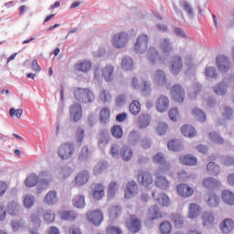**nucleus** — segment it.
Wrapping results in <instances>:
<instances>
[{
  "instance_id": "f257e3e1",
  "label": "nucleus",
  "mask_w": 234,
  "mask_h": 234,
  "mask_svg": "<svg viewBox=\"0 0 234 234\" xmlns=\"http://www.w3.org/2000/svg\"><path fill=\"white\" fill-rule=\"evenodd\" d=\"M76 153V148H74V144L71 143H66L59 146L58 150V154L61 160H69L74 156Z\"/></svg>"
},
{
  "instance_id": "f03ea898",
  "label": "nucleus",
  "mask_w": 234,
  "mask_h": 234,
  "mask_svg": "<svg viewBox=\"0 0 234 234\" xmlns=\"http://www.w3.org/2000/svg\"><path fill=\"white\" fill-rule=\"evenodd\" d=\"M74 96L79 101L89 103L94 100V93L89 89L79 88L74 90Z\"/></svg>"
},
{
  "instance_id": "7ed1b4c3",
  "label": "nucleus",
  "mask_w": 234,
  "mask_h": 234,
  "mask_svg": "<svg viewBox=\"0 0 234 234\" xmlns=\"http://www.w3.org/2000/svg\"><path fill=\"white\" fill-rule=\"evenodd\" d=\"M126 227L131 233H138L142 229V219H139L136 215H131L126 219Z\"/></svg>"
},
{
  "instance_id": "20e7f679",
  "label": "nucleus",
  "mask_w": 234,
  "mask_h": 234,
  "mask_svg": "<svg viewBox=\"0 0 234 234\" xmlns=\"http://www.w3.org/2000/svg\"><path fill=\"white\" fill-rule=\"evenodd\" d=\"M83 118V109L81 108V104L75 103L71 105L69 108V120L70 122H74V123H78L80 120Z\"/></svg>"
},
{
  "instance_id": "39448f33",
  "label": "nucleus",
  "mask_w": 234,
  "mask_h": 234,
  "mask_svg": "<svg viewBox=\"0 0 234 234\" xmlns=\"http://www.w3.org/2000/svg\"><path fill=\"white\" fill-rule=\"evenodd\" d=\"M90 195L95 200H101L105 197V186L101 183L91 184Z\"/></svg>"
},
{
  "instance_id": "423d86ee",
  "label": "nucleus",
  "mask_w": 234,
  "mask_h": 234,
  "mask_svg": "<svg viewBox=\"0 0 234 234\" xmlns=\"http://www.w3.org/2000/svg\"><path fill=\"white\" fill-rule=\"evenodd\" d=\"M216 67L219 72H228L231 69L229 58L224 55H218L216 58Z\"/></svg>"
},
{
  "instance_id": "0eeeda50",
  "label": "nucleus",
  "mask_w": 234,
  "mask_h": 234,
  "mask_svg": "<svg viewBox=\"0 0 234 234\" xmlns=\"http://www.w3.org/2000/svg\"><path fill=\"white\" fill-rule=\"evenodd\" d=\"M138 183L144 187H149V186H153V176L149 172L141 171L137 175Z\"/></svg>"
},
{
  "instance_id": "6e6552de",
  "label": "nucleus",
  "mask_w": 234,
  "mask_h": 234,
  "mask_svg": "<svg viewBox=\"0 0 234 234\" xmlns=\"http://www.w3.org/2000/svg\"><path fill=\"white\" fill-rule=\"evenodd\" d=\"M171 96L172 99L176 101V103H182L186 96V91H184V88H182V86L176 84L171 89Z\"/></svg>"
},
{
  "instance_id": "1a4fd4ad",
  "label": "nucleus",
  "mask_w": 234,
  "mask_h": 234,
  "mask_svg": "<svg viewBox=\"0 0 234 234\" xmlns=\"http://www.w3.org/2000/svg\"><path fill=\"white\" fill-rule=\"evenodd\" d=\"M86 218L89 222H92L94 226H100V224L103 222V213L100 209L88 212Z\"/></svg>"
},
{
  "instance_id": "9d476101",
  "label": "nucleus",
  "mask_w": 234,
  "mask_h": 234,
  "mask_svg": "<svg viewBox=\"0 0 234 234\" xmlns=\"http://www.w3.org/2000/svg\"><path fill=\"white\" fill-rule=\"evenodd\" d=\"M127 41H129V37L125 33L116 34L112 39V43L116 48H123L127 45Z\"/></svg>"
},
{
  "instance_id": "9b49d317",
  "label": "nucleus",
  "mask_w": 234,
  "mask_h": 234,
  "mask_svg": "<svg viewBox=\"0 0 234 234\" xmlns=\"http://www.w3.org/2000/svg\"><path fill=\"white\" fill-rule=\"evenodd\" d=\"M149 45V37L147 35H140L135 43L134 48L136 52H145L147 50V47Z\"/></svg>"
},
{
  "instance_id": "f8f14e48",
  "label": "nucleus",
  "mask_w": 234,
  "mask_h": 234,
  "mask_svg": "<svg viewBox=\"0 0 234 234\" xmlns=\"http://www.w3.org/2000/svg\"><path fill=\"white\" fill-rule=\"evenodd\" d=\"M182 67L184 64L182 62V57L176 55L171 59L170 71L172 74H180L182 72Z\"/></svg>"
},
{
  "instance_id": "ddd939ff",
  "label": "nucleus",
  "mask_w": 234,
  "mask_h": 234,
  "mask_svg": "<svg viewBox=\"0 0 234 234\" xmlns=\"http://www.w3.org/2000/svg\"><path fill=\"white\" fill-rule=\"evenodd\" d=\"M155 108L158 112H165L169 109V98L160 95L155 101Z\"/></svg>"
},
{
  "instance_id": "4468645a",
  "label": "nucleus",
  "mask_w": 234,
  "mask_h": 234,
  "mask_svg": "<svg viewBox=\"0 0 234 234\" xmlns=\"http://www.w3.org/2000/svg\"><path fill=\"white\" fill-rule=\"evenodd\" d=\"M146 58L153 65L162 63V56H160V53L158 50H156V48H150L147 51Z\"/></svg>"
},
{
  "instance_id": "2eb2a0df",
  "label": "nucleus",
  "mask_w": 234,
  "mask_h": 234,
  "mask_svg": "<svg viewBox=\"0 0 234 234\" xmlns=\"http://www.w3.org/2000/svg\"><path fill=\"white\" fill-rule=\"evenodd\" d=\"M165 214L160 212L157 206H153L148 208L147 212V221L151 222L153 220H157L158 218H164Z\"/></svg>"
},
{
  "instance_id": "dca6fc26",
  "label": "nucleus",
  "mask_w": 234,
  "mask_h": 234,
  "mask_svg": "<svg viewBox=\"0 0 234 234\" xmlns=\"http://www.w3.org/2000/svg\"><path fill=\"white\" fill-rule=\"evenodd\" d=\"M138 195V185L134 181H130L126 185L124 191V198H133Z\"/></svg>"
},
{
  "instance_id": "f3484780",
  "label": "nucleus",
  "mask_w": 234,
  "mask_h": 234,
  "mask_svg": "<svg viewBox=\"0 0 234 234\" xmlns=\"http://www.w3.org/2000/svg\"><path fill=\"white\" fill-rule=\"evenodd\" d=\"M177 193L178 195H180V197H183L184 198H189V197H193L195 189L186 184H181L177 186Z\"/></svg>"
},
{
  "instance_id": "a211bd4d",
  "label": "nucleus",
  "mask_w": 234,
  "mask_h": 234,
  "mask_svg": "<svg viewBox=\"0 0 234 234\" xmlns=\"http://www.w3.org/2000/svg\"><path fill=\"white\" fill-rule=\"evenodd\" d=\"M155 176V187H159L160 189H168L169 188V180L165 178V176H160V172L154 173Z\"/></svg>"
},
{
  "instance_id": "6ab92c4d",
  "label": "nucleus",
  "mask_w": 234,
  "mask_h": 234,
  "mask_svg": "<svg viewBox=\"0 0 234 234\" xmlns=\"http://www.w3.org/2000/svg\"><path fill=\"white\" fill-rule=\"evenodd\" d=\"M203 187H205V189H208L209 191H213L218 187H220V181L213 177H207L203 180Z\"/></svg>"
},
{
  "instance_id": "aec40b11",
  "label": "nucleus",
  "mask_w": 234,
  "mask_h": 234,
  "mask_svg": "<svg viewBox=\"0 0 234 234\" xmlns=\"http://www.w3.org/2000/svg\"><path fill=\"white\" fill-rule=\"evenodd\" d=\"M111 122V109L110 108H102L99 113V122L101 125H107Z\"/></svg>"
},
{
  "instance_id": "412c9836",
  "label": "nucleus",
  "mask_w": 234,
  "mask_h": 234,
  "mask_svg": "<svg viewBox=\"0 0 234 234\" xmlns=\"http://www.w3.org/2000/svg\"><path fill=\"white\" fill-rule=\"evenodd\" d=\"M151 123V117L149 114H141L137 120L138 129H147Z\"/></svg>"
},
{
  "instance_id": "4be33fe9",
  "label": "nucleus",
  "mask_w": 234,
  "mask_h": 234,
  "mask_svg": "<svg viewBox=\"0 0 234 234\" xmlns=\"http://www.w3.org/2000/svg\"><path fill=\"white\" fill-rule=\"evenodd\" d=\"M59 215L62 220H68L69 222L78 220V214L72 210L62 211Z\"/></svg>"
},
{
  "instance_id": "5701e85b",
  "label": "nucleus",
  "mask_w": 234,
  "mask_h": 234,
  "mask_svg": "<svg viewBox=\"0 0 234 234\" xmlns=\"http://www.w3.org/2000/svg\"><path fill=\"white\" fill-rule=\"evenodd\" d=\"M181 133L186 138H195L197 136V130L191 125L185 124L181 128Z\"/></svg>"
},
{
  "instance_id": "b1692460",
  "label": "nucleus",
  "mask_w": 234,
  "mask_h": 234,
  "mask_svg": "<svg viewBox=\"0 0 234 234\" xmlns=\"http://www.w3.org/2000/svg\"><path fill=\"white\" fill-rule=\"evenodd\" d=\"M202 213V208L198 204L192 203L190 204L189 210H188V217L189 218H197Z\"/></svg>"
},
{
  "instance_id": "393cba45",
  "label": "nucleus",
  "mask_w": 234,
  "mask_h": 234,
  "mask_svg": "<svg viewBox=\"0 0 234 234\" xmlns=\"http://www.w3.org/2000/svg\"><path fill=\"white\" fill-rule=\"evenodd\" d=\"M45 204L48 206H54L58 202V192L50 190L44 198Z\"/></svg>"
},
{
  "instance_id": "a878e982",
  "label": "nucleus",
  "mask_w": 234,
  "mask_h": 234,
  "mask_svg": "<svg viewBox=\"0 0 234 234\" xmlns=\"http://www.w3.org/2000/svg\"><path fill=\"white\" fill-rule=\"evenodd\" d=\"M220 229L223 233H230L234 229V221L231 218L225 219L220 224Z\"/></svg>"
},
{
  "instance_id": "bb28decb",
  "label": "nucleus",
  "mask_w": 234,
  "mask_h": 234,
  "mask_svg": "<svg viewBox=\"0 0 234 234\" xmlns=\"http://www.w3.org/2000/svg\"><path fill=\"white\" fill-rule=\"evenodd\" d=\"M221 198L229 206H234V193L229 190H223Z\"/></svg>"
},
{
  "instance_id": "cd10ccee",
  "label": "nucleus",
  "mask_w": 234,
  "mask_h": 234,
  "mask_svg": "<svg viewBox=\"0 0 234 234\" xmlns=\"http://www.w3.org/2000/svg\"><path fill=\"white\" fill-rule=\"evenodd\" d=\"M159 47L164 54L169 56L171 52H173V46H171V42L168 39L165 38L160 41Z\"/></svg>"
},
{
  "instance_id": "c85d7f7f",
  "label": "nucleus",
  "mask_w": 234,
  "mask_h": 234,
  "mask_svg": "<svg viewBox=\"0 0 234 234\" xmlns=\"http://www.w3.org/2000/svg\"><path fill=\"white\" fill-rule=\"evenodd\" d=\"M91 67H92V64L89 60H81L75 65V69L77 70H80V72H89Z\"/></svg>"
},
{
  "instance_id": "c756f323",
  "label": "nucleus",
  "mask_w": 234,
  "mask_h": 234,
  "mask_svg": "<svg viewBox=\"0 0 234 234\" xmlns=\"http://www.w3.org/2000/svg\"><path fill=\"white\" fill-rule=\"evenodd\" d=\"M20 207L16 201H12L7 205V213L11 217H17L19 215Z\"/></svg>"
},
{
  "instance_id": "7c9ffc66",
  "label": "nucleus",
  "mask_w": 234,
  "mask_h": 234,
  "mask_svg": "<svg viewBox=\"0 0 234 234\" xmlns=\"http://www.w3.org/2000/svg\"><path fill=\"white\" fill-rule=\"evenodd\" d=\"M179 160L184 165H197V164H198L197 157L191 154L181 156Z\"/></svg>"
},
{
  "instance_id": "2f4dec72",
  "label": "nucleus",
  "mask_w": 234,
  "mask_h": 234,
  "mask_svg": "<svg viewBox=\"0 0 234 234\" xmlns=\"http://www.w3.org/2000/svg\"><path fill=\"white\" fill-rule=\"evenodd\" d=\"M207 173L212 176H217L220 173V166L215 162H210L207 165Z\"/></svg>"
},
{
  "instance_id": "473e14b6",
  "label": "nucleus",
  "mask_w": 234,
  "mask_h": 234,
  "mask_svg": "<svg viewBox=\"0 0 234 234\" xmlns=\"http://www.w3.org/2000/svg\"><path fill=\"white\" fill-rule=\"evenodd\" d=\"M112 74H114V67H112V65H107L102 69V77L105 81H112Z\"/></svg>"
},
{
  "instance_id": "72a5a7b5",
  "label": "nucleus",
  "mask_w": 234,
  "mask_h": 234,
  "mask_svg": "<svg viewBox=\"0 0 234 234\" xmlns=\"http://www.w3.org/2000/svg\"><path fill=\"white\" fill-rule=\"evenodd\" d=\"M77 186H83L89 182V174L87 172H81L77 175L75 178Z\"/></svg>"
},
{
  "instance_id": "f704fd0d",
  "label": "nucleus",
  "mask_w": 234,
  "mask_h": 234,
  "mask_svg": "<svg viewBox=\"0 0 234 234\" xmlns=\"http://www.w3.org/2000/svg\"><path fill=\"white\" fill-rule=\"evenodd\" d=\"M159 231L162 234H170L173 231V225L168 220H165L160 224Z\"/></svg>"
},
{
  "instance_id": "c9c22d12",
  "label": "nucleus",
  "mask_w": 234,
  "mask_h": 234,
  "mask_svg": "<svg viewBox=\"0 0 234 234\" xmlns=\"http://www.w3.org/2000/svg\"><path fill=\"white\" fill-rule=\"evenodd\" d=\"M167 147L169 151H181L182 150V141L178 139H174L168 142Z\"/></svg>"
},
{
  "instance_id": "e433bc0d",
  "label": "nucleus",
  "mask_w": 234,
  "mask_h": 234,
  "mask_svg": "<svg viewBox=\"0 0 234 234\" xmlns=\"http://www.w3.org/2000/svg\"><path fill=\"white\" fill-rule=\"evenodd\" d=\"M207 204L209 207H217L218 204H220V198L217 195L211 193L208 195Z\"/></svg>"
},
{
  "instance_id": "4c0bfd02",
  "label": "nucleus",
  "mask_w": 234,
  "mask_h": 234,
  "mask_svg": "<svg viewBox=\"0 0 234 234\" xmlns=\"http://www.w3.org/2000/svg\"><path fill=\"white\" fill-rule=\"evenodd\" d=\"M25 220L23 219H13L11 221L13 231H21V229H25Z\"/></svg>"
},
{
  "instance_id": "58836bf2",
  "label": "nucleus",
  "mask_w": 234,
  "mask_h": 234,
  "mask_svg": "<svg viewBox=\"0 0 234 234\" xmlns=\"http://www.w3.org/2000/svg\"><path fill=\"white\" fill-rule=\"evenodd\" d=\"M156 200L157 204L163 207H168V206L171 204V199H169V197L165 194H159Z\"/></svg>"
},
{
  "instance_id": "ea45409f",
  "label": "nucleus",
  "mask_w": 234,
  "mask_h": 234,
  "mask_svg": "<svg viewBox=\"0 0 234 234\" xmlns=\"http://www.w3.org/2000/svg\"><path fill=\"white\" fill-rule=\"evenodd\" d=\"M154 77L155 81H157L159 85H165V83H167V78L165 77L164 70L158 69L155 71Z\"/></svg>"
},
{
  "instance_id": "a19ab883",
  "label": "nucleus",
  "mask_w": 234,
  "mask_h": 234,
  "mask_svg": "<svg viewBox=\"0 0 234 234\" xmlns=\"http://www.w3.org/2000/svg\"><path fill=\"white\" fill-rule=\"evenodd\" d=\"M122 157L125 162H129L133 158V149L127 145H124L122 149Z\"/></svg>"
},
{
  "instance_id": "79ce46f5",
  "label": "nucleus",
  "mask_w": 234,
  "mask_h": 234,
  "mask_svg": "<svg viewBox=\"0 0 234 234\" xmlns=\"http://www.w3.org/2000/svg\"><path fill=\"white\" fill-rule=\"evenodd\" d=\"M129 109H130L131 114H133L134 116H136L137 114H140V111H142V106L140 105V102L138 101H133L130 104Z\"/></svg>"
},
{
  "instance_id": "37998d69",
  "label": "nucleus",
  "mask_w": 234,
  "mask_h": 234,
  "mask_svg": "<svg viewBox=\"0 0 234 234\" xmlns=\"http://www.w3.org/2000/svg\"><path fill=\"white\" fill-rule=\"evenodd\" d=\"M37 176H36L35 174H31L29 176L27 177L25 184L27 187H34L37 186Z\"/></svg>"
},
{
  "instance_id": "c03bdc74",
  "label": "nucleus",
  "mask_w": 234,
  "mask_h": 234,
  "mask_svg": "<svg viewBox=\"0 0 234 234\" xmlns=\"http://www.w3.org/2000/svg\"><path fill=\"white\" fill-rule=\"evenodd\" d=\"M116 191H118V184L111 182L108 186V198L112 199L113 197H116Z\"/></svg>"
},
{
  "instance_id": "a18cd8bd",
  "label": "nucleus",
  "mask_w": 234,
  "mask_h": 234,
  "mask_svg": "<svg viewBox=\"0 0 234 234\" xmlns=\"http://www.w3.org/2000/svg\"><path fill=\"white\" fill-rule=\"evenodd\" d=\"M214 90L218 96H222L228 92V85L224 82H221L214 88Z\"/></svg>"
},
{
  "instance_id": "49530a36",
  "label": "nucleus",
  "mask_w": 234,
  "mask_h": 234,
  "mask_svg": "<svg viewBox=\"0 0 234 234\" xmlns=\"http://www.w3.org/2000/svg\"><path fill=\"white\" fill-rule=\"evenodd\" d=\"M171 221L176 226V228H182L184 226V218H182V216L178 214L172 215Z\"/></svg>"
},
{
  "instance_id": "de8ad7c7",
  "label": "nucleus",
  "mask_w": 234,
  "mask_h": 234,
  "mask_svg": "<svg viewBox=\"0 0 234 234\" xmlns=\"http://www.w3.org/2000/svg\"><path fill=\"white\" fill-rule=\"evenodd\" d=\"M192 114L198 122H206V113L202 110L195 108L192 110Z\"/></svg>"
},
{
  "instance_id": "09e8293b",
  "label": "nucleus",
  "mask_w": 234,
  "mask_h": 234,
  "mask_svg": "<svg viewBox=\"0 0 234 234\" xmlns=\"http://www.w3.org/2000/svg\"><path fill=\"white\" fill-rule=\"evenodd\" d=\"M73 206L75 207H78L79 209H81L82 207H85V197H83V196H77L73 199Z\"/></svg>"
},
{
  "instance_id": "8fccbe9b",
  "label": "nucleus",
  "mask_w": 234,
  "mask_h": 234,
  "mask_svg": "<svg viewBox=\"0 0 234 234\" xmlns=\"http://www.w3.org/2000/svg\"><path fill=\"white\" fill-rule=\"evenodd\" d=\"M122 69L123 70H132L133 69V58L125 57L122 61Z\"/></svg>"
},
{
  "instance_id": "3c124183",
  "label": "nucleus",
  "mask_w": 234,
  "mask_h": 234,
  "mask_svg": "<svg viewBox=\"0 0 234 234\" xmlns=\"http://www.w3.org/2000/svg\"><path fill=\"white\" fill-rule=\"evenodd\" d=\"M170 171H171V163H169V161H165L164 163L161 164V166L159 168V171H157V173H159V175H161V173L165 175Z\"/></svg>"
},
{
  "instance_id": "603ef678",
  "label": "nucleus",
  "mask_w": 234,
  "mask_h": 234,
  "mask_svg": "<svg viewBox=\"0 0 234 234\" xmlns=\"http://www.w3.org/2000/svg\"><path fill=\"white\" fill-rule=\"evenodd\" d=\"M112 134L114 138H122L123 136V131L122 130V126L115 125L112 128Z\"/></svg>"
},
{
  "instance_id": "864d4df0",
  "label": "nucleus",
  "mask_w": 234,
  "mask_h": 234,
  "mask_svg": "<svg viewBox=\"0 0 234 234\" xmlns=\"http://www.w3.org/2000/svg\"><path fill=\"white\" fill-rule=\"evenodd\" d=\"M168 116L172 122H176L180 116V112L178 111V108H172L169 112Z\"/></svg>"
},
{
  "instance_id": "5fc2aeb1",
  "label": "nucleus",
  "mask_w": 234,
  "mask_h": 234,
  "mask_svg": "<svg viewBox=\"0 0 234 234\" xmlns=\"http://www.w3.org/2000/svg\"><path fill=\"white\" fill-rule=\"evenodd\" d=\"M209 138L214 144H217L218 145H222V144H224V139H222V137H219L217 133H210Z\"/></svg>"
},
{
  "instance_id": "6e6d98bb",
  "label": "nucleus",
  "mask_w": 234,
  "mask_h": 234,
  "mask_svg": "<svg viewBox=\"0 0 234 234\" xmlns=\"http://www.w3.org/2000/svg\"><path fill=\"white\" fill-rule=\"evenodd\" d=\"M107 169V164L105 163H99L95 165L93 168L94 175H100L101 173H103Z\"/></svg>"
},
{
  "instance_id": "4d7b16f0",
  "label": "nucleus",
  "mask_w": 234,
  "mask_h": 234,
  "mask_svg": "<svg viewBox=\"0 0 234 234\" xmlns=\"http://www.w3.org/2000/svg\"><path fill=\"white\" fill-rule=\"evenodd\" d=\"M205 74L207 78H211L212 80L217 79V69L215 67H208L205 69Z\"/></svg>"
},
{
  "instance_id": "13d9d810",
  "label": "nucleus",
  "mask_w": 234,
  "mask_h": 234,
  "mask_svg": "<svg viewBox=\"0 0 234 234\" xmlns=\"http://www.w3.org/2000/svg\"><path fill=\"white\" fill-rule=\"evenodd\" d=\"M100 100L103 101V103H109L111 101V92L108 90H101L100 93Z\"/></svg>"
},
{
  "instance_id": "bf43d9fd",
  "label": "nucleus",
  "mask_w": 234,
  "mask_h": 234,
  "mask_svg": "<svg viewBox=\"0 0 234 234\" xmlns=\"http://www.w3.org/2000/svg\"><path fill=\"white\" fill-rule=\"evenodd\" d=\"M9 114L11 116V118H16L17 120H19V118H21V116H23V110L22 109H14L11 108L9 111Z\"/></svg>"
},
{
  "instance_id": "052dcab7",
  "label": "nucleus",
  "mask_w": 234,
  "mask_h": 234,
  "mask_svg": "<svg viewBox=\"0 0 234 234\" xmlns=\"http://www.w3.org/2000/svg\"><path fill=\"white\" fill-rule=\"evenodd\" d=\"M34 197L32 195H27L24 198V206L25 207L30 208L34 206Z\"/></svg>"
},
{
  "instance_id": "680f3d73",
  "label": "nucleus",
  "mask_w": 234,
  "mask_h": 234,
  "mask_svg": "<svg viewBox=\"0 0 234 234\" xmlns=\"http://www.w3.org/2000/svg\"><path fill=\"white\" fill-rule=\"evenodd\" d=\"M167 160L165 159V156L164 155V154L162 153H157L154 156V164H160V165H162V164H164L165 162H166Z\"/></svg>"
},
{
  "instance_id": "e2e57ef3",
  "label": "nucleus",
  "mask_w": 234,
  "mask_h": 234,
  "mask_svg": "<svg viewBox=\"0 0 234 234\" xmlns=\"http://www.w3.org/2000/svg\"><path fill=\"white\" fill-rule=\"evenodd\" d=\"M167 129H169V126L165 122H159L157 125V133L158 134H165L167 133Z\"/></svg>"
},
{
  "instance_id": "0e129e2a",
  "label": "nucleus",
  "mask_w": 234,
  "mask_h": 234,
  "mask_svg": "<svg viewBox=\"0 0 234 234\" xmlns=\"http://www.w3.org/2000/svg\"><path fill=\"white\" fill-rule=\"evenodd\" d=\"M44 218H45L46 222L50 224L51 222H54V220H56V214H54V212H52V211H47L44 214Z\"/></svg>"
},
{
  "instance_id": "69168bd1",
  "label": "nucleus",
  "mask_w": 234,
  "mask_h": 234,
  "mask_svg": "<svg viewBox=\"0 0 234 234\" xmlns=\"http://www.w3.org/2000/svg\"><path fill=\"white\" fill-rule=\"evenodd\" d=\"M202 217H203V221L205 225L210 224L211 222H213V220H215L213 214L209 212H204Z\"/></svg>"
},
{
  "instance_id": "338daca9",
  "label": "nucleus",
  "mask_w": 234,
  "mask_h": 234,
  "mask_svg": "<svg viewBox=\"0 0 234 234\" xmlns=\"http://www.w3.org/2000/svg\"><path fill=\"white\" fill-rule=\"evenodd\" d=\"M106 233L107 234H122V229L118 227L109 226L106 229Z\"/></svg>"
},
{
  "instance_id": "774afa93",
  "label": "nucleus",
  "mask_w": 234,
  "mask_h": 234,
  "mask_svg": "<svg viewBox=\"0 0 234 234\" xmlns=\"http://www.w3.org/2000/svg\"><path fill=\"white\" fill-rule=\"evenodd\" d=\"M141 92L143 94H149V92H151V85H149V82L147 81L142 82Z\"/></svg>"
}]
</instances>
